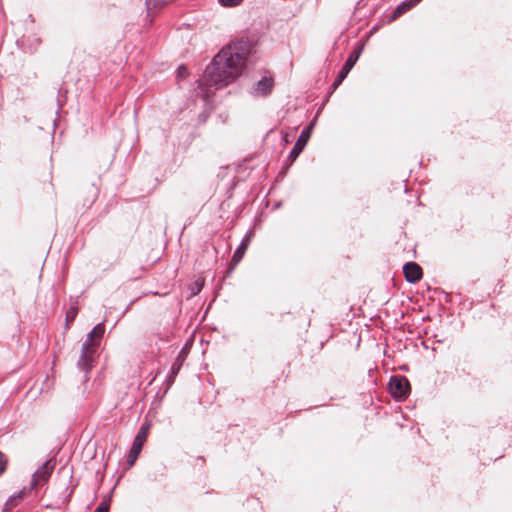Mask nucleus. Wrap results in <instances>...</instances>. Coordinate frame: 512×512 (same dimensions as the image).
Instances as JSON below:
<instances>
[{
    "mask_svg": "<svg viewBox=\"0 0 512 512\" xmlns=\"http://www.w3.org/2000/svg\"><path fill=\"white\" fill-rule=\"evenodd\" d=\"M403 274L408 283L415 284L422 279L423 270L418 263L409 261L403 265Z\"/></svg>",
    "mask_w": 512,
    "mask_h": 512,
    "instance_id": "nucleus-8",
    "label": "nucleus"
},
{
    "mask_svg": "<svg viewBox=\"0 0 512 512\" xmlns=\"http://www.w3.org/2000/svg\"><path fill=\"white\" fill-rule=\"evenodd\" d=\"M309 139L310 138L307 137L306 131H301V134L299 135L298 139L296 140L294 146L292 147L287 157L288 162L293 163L297 159V157L302 153V151L306 147Z\"/></svg>",
    "mask_w": 512,
    "mask_h": 512,
    "instance_id": "nucleus-13",
    "label": "nucleus"
},
{
    "mask_svg": "<svg viewBox=\"0 0 512 512\" xmlns=\"http://www.w3.org/2000/svg\"><path fill=\"white\" fill-rule=\"evenodd\" d=\"M422 0H403L400 4L396 6V8L392 11V13L388 16L387 22H393L406 12L410 11L417 4H419Z\"/></svg>",
    "mask_w": 512,
    "mask_h": 512,
    "instance_id": "nucleus-12",
    "label": "nucleus"
},
{
    "mask_svg": "<svg viewBox=\"0 0 512 512\" xmlns=\"http://www.w3.org/2000/svg\"><path fill=\"white\" fill-rule=\"evenodd\" d=\"M55 461L53 459H49L45 461L33 474L32 476V485L36 486L39 481H47L51 476V473L54 469Z\"/></svg>",
    "mask_w": 512,
    "mask_h": 512,
    "instance_id": "nucleus-10",
    "label": "nucleus"
},
{
    "mask_svg": "<svg viewBox=\"0 0 512 512\" xmlns=\"http://www.w3.org/2000/svg\"><path fill=\"white\" fill-rule=\"evenodd\" d=\"M72 473H73V471L70 470L69 475H68L69 484H64L62 492L57 497L56 505L54 506V508H59L61 505H68L69 502L71 501V498H72L75 488H76V485L71 484L72 478H73ZM48 507L53 508V506H48Z\"/></svg>",
    "mask_w": 512,
    "mask_h": 512,
    "instance_id": "nucleus-9",
    "label": "nucleus"
},
{
    "mask_svg": "<svg viewBox=\"0 0 512 512\" xmlns=\"http://www.w3.org/2000/svg\"><path fill=\"white\" fill-rule=\"evenodd\" d=\"M314 125H315V119L312 120L306 127L303 128L302 131H306V134H307V137L310 138L311 137V134H312V130L314 128Z\"/></svg>",
    "mask_w": 512,
    "mask_h": 512,
    "instance_id": "nucleus-22",
    "label": "nucleus"
},
{
    "mask_svg": "<svg viewBox=\"0 0 512 512\" xmlns=\"http://www.w3.org/2000/svg\"><path fill=\"white\" fill-rule=\"evenodd\" d=\"M274 88V78L272 76L262 77L251 88V95L255 97H267L272 93Z\"/></svg>",
    "mask_w": 512,
    "mask_h": 512,
    "instance_id": "nucleus-6",
    "label": "nucleus"
},
{
    "mask_svg": "<svg viewBox=\"0 0 512 512\" xmlns=\"http://www.w3.org/2000/svg\"><path fill=\"white\" fill-rule=\"evenodd\" d=\"M203 288V283L199 280L193 282L190 286V297L198 295Z\"/></svg>",
    "mask_w": 512,
    "mask_h": 512,
    "instance_id": "nucleus-16",
    "label": "nucleus"
},
{
    "mask_svg": "<svg viewBox=\"0 0 512 512\" xmlns=\"http://www.w3.org/2000/svg\"><path fill=\"white\" fill-rule=\"evenodd\" d=\"M314 125H315V119L312 120L306 127L303 128L302 131H306V134H307V137L310 138L311 137V134H312V130L314 128Z\"/></svg>",
    "mask_w": 512,
    "mask_h": 512,
    "instance_id": "nucleus-21",
    "label": "nucleus"
},
{
    "mask_svg": "<svg viewBox=\"0 0 512 512\" xmlns=\"http://www.w3.org/2000/svg\"><path fill=\"white\" fill-rule=\"evenodd\" d=\"M243 0H218L223 7H235L239 5Z\"/></svg>",
    "mask_w": 512,
    "mask_h": 512,
    "instance_id": "nucleus-18",
    "label": "nucleus"
},
{
    "mask_svg": "<svg viewBox=\"0 0 512 512\" xmlns=\"http://www.w3.org/2000/svg\"><path fill=\"white\" fill-rule=\"evenodd\" d=\"M25 496V489L14 493L5 502L2 512H10L14 507L18 506Z\"/></svg>",
    "mask_w": 512,
    "mask_h": 512,
    "instance_id": "nucleus-14",
    "label": "nucleus"
},
{
    "mask_svg": "<svg viewBox=\"0 0 512 512\" xmlns=\"http://www.w3.org/2000/svg\"><path fill=\"white\" fill-rule=\"evenodd\" d=\"M363 51V46L358 47L354 49L349 56L347 57L346 61L344 62L343 66L341 67L337 77L333 81L331 88L333 90H336L341 83L345 80V78L348 76L349 72L352 70V68L357 63L361 53Z\"/></svg>",
    "mask_w": 512,
    "mask_h": 512,
    "instance_id": "nucleus-5",
    "label": "nucleus"
},
{
    "mask_svg": "<svg viewBox=\"0 0 512 512\" xmlns=\"http://www.w3.org/2000/svg\"><path fill=\"white\" fill-rule=\"evenodd\" d=\"M165 4L164 0H146L147 10L158 8Z\"/></svg>",
    "mask_w": 512,
    "mask_h": 512,
    "instance_id": "nucleus-17",
    "label": "nucleus"
},
{
    "mask_svg": "<svg viewBox=\"0 0 512 512\" xmlns=\"http://www.w3.org/2000/svg\"><path fill=\"white\" fill-rule=\"evenodd\" d=\"M149 429H150V423L144 422L141 425L139 431L137 432V434L132 442L131 448L129 450L127 459H126V463H127L128 467H132L135 464L137 458L139 457V455L142 451V448L146 442V438L149 433Z\"/></svg>",
    "mask_w": 512,
    "mask_h": 512,
    "instance_id": "nucleus-4",
    "label": "nucleus"
},
{
    "mask_svg": "<svg viewBox=\"0 0 512 512\" xmlns=\"http://www.w3.org/2000/svg\"><path fill=\"white\" fill-rule=\"evenodd\" d=\"M252 50L253 43L245 37L232 41L213 57L204 77L215 89L227 86L242 74Z\"/></svg>",
    "mask_w": 512,
    "mask_h": 512,
    "instance_id": "nucleus-1",
    "label": "nucleus"
},
{
    "mask_svg": "<svg viewBox=\"0 0 512 512\" xmlns=\"http://www.w3.org/2000/svg\"><path fill=\"white\" fill-rule=\"evenodd\" d=\"M7 459L4 453L0 451V475L6 470Z\"/></svg>",
    "mask_w": 512,
    "mask_h": 512,
    "instance_id": "nucleus-20",
    "label": "nucleus"
},
{
    "mask_svg": "<svg viewBox=\"0 0 512 512\" xmlns=\"http://www.w3.org/2000/svg\"><path fill=\"white\" fill-rule=\"evenodd\" d=\"M442 293H443V295H444L445 301H446V302H450V301H451V297H450V295H449L448 293L444 292V291H443Z\"/></svg>",
    "mask_w": 512,
    "mask_h": 512,
    "instance_id": "nucleus-24",
    "label": "nucleus"
},
{
    "mask_svg": "<svg viewBox=\"0 0 512 512\" xmlns=\"http://www.w3.org/2000/svg\"><path fill=\"white\" fill-rule=\"evenodd\" d=\"M133 303H134V301H131V302L127 305L126 309L124 310V313H126V312L130 309V307H131V305H132Z\"/></svg>",
    "mask_w": 512,
    "mask_h": 512,
    "instance_id": "nucleus-25",
    "label": "nucleus"
},
{
    "mask_svg": "<svg viewBox=\"0 0 512 512\" xmlns=\"http://www.w3.org/2000/svg\"><path fill=\"white\" fill-rule=\"evenodd\" d=\"M109 509H110V505L108 502L106 501H102L101 503H99V505L96 507V509L94 510V512H109Z\"/></svg>",
    "mask_w": 512,
    "mask_h": 512,
    "instance_id": "nucleus-19",
    "label": "nucleus"
},
{
    "mask_svg": "<svg viewBox=\"0 0 512 512\" xmlns=\"http://www.w3.org/2000/svg\"><path fill=\"white\" fill-rule=\"evenodd\" d=\"M377 29H378V26H377V25H375V26L371 29V32H375Z\"/></svg>",
    "mask_w": 512,
    "mask_h": 512,
    "instance_id": "nucleus-26",
    "label": "nucleus"
},
{
    "mask_svg": "<svg viewBox=\"0 0 512 512\" xmlns=\"http://www.w3.org/2000/svg\"><path fill=\"white\" fill-rule=\"evenodd\" d=\"M253 237H254V232H253V230L249 229L243 236L239 246L234 251V254L231 259V261L234 265H237L243 259L245 252L248 249Z\"/></svg>",
    "mask_w": 512,
    "mask_h": 512,
    "instance_id": "nucleus-11",
    "label": "nucleus"
},
{
    "mask_svg": "<svg viewBox=\"0 0 512 512\" xmlns=\"http://www.w3.org/2000/svg\"><path fill=\"white\" fill-rule=\"evenodd\" d=\"M186 357H187V352H186V349L183 348L178 353L176 359L174 360V362L171 365L168 375L166 376L165 384L167 385V389H169L173 385L175 378L179 374V372L183 366V363L186 360Z\"/></svg>",
    "mask_w": 512,
    "mask_h": 512,
    "instance_id": "nucleus-7",
    "label": "nucleus"
},
{
    "mask_svg": "<svg viewBox=\"0 0 512 512\" xmlns=\"http://www.w3.org/2000/svg\"><path fill=\"white\" fill-rule=\"evenodd\" d=\"M78 314V307L77 306H71L69 310L66 313V327H68L69 323L73 322Z\"/></svg>",
    "mask_w": 512,
    "mask_h": 512,
    "instance_id": "nucleus-15",
    "label": "nucleus"
},
{
    "mask_svg": "<svg viewBox=\"0 0 512 512\" xmlns=\"http://www.w3.org/2000/svg\"><path fill=\"white\" fill-rule=\"evenodd\" d=\"M285 142H286V143H288V142H289V140H288V138H287V135L285 136Z\"/></svg>",
    "mask_w": 512,
    "mask_h": 512,
    "instance_id": "nucleus-27",
    "label": "nucleus"
},
{
    "mask_svg": "<svg viewBox=\"0 0 512 512\" xmlns=\"http://www.w3.org/2000/svg\"><path fill=\"white\" fill-rule=\"evenodd\" d=\"M184 71H186V68L183 65L178 67L179 76H182L184 74Z\"/></svg>",
    "mask_w": 512,
    "mask_h": 512,
    "instance_id": "nucleus-23",
    "label": "nucleus"
},
{
    "mask_svg": "<svg viewBox=\"0 0 512 512\" xmlns=\"http://www.w3.org/2000/svg\"><path fill=\"white\" fill-rule=\"evenodd\" d=\"M105 333L104 321L95 325L87 334L81 346L77 367L84 372V381L89 379V372L94 367L97 349Z\"/></svg>",
    "mask_w": 512,
    "mask_h": 512,
    "instance_id": "nucleus-2",
    "label": "nucleus"
},
{
    "mask_svg": "<svg viewBox=\"0 0 512 512\" xmlns=\"http://www.w3.org/2000/svg\"><path fill=\"white\" fill-rule=\"evenodd\" d=\"M388 391L398 402L404 401L411 392V384L403 375H392L388 382Z\"/></svg>",
    "mask_w": 512,
    "mask_h": 512,
    "instance_id": "nucleus-3",
    "label": "nucleus"
}]
</instances>
